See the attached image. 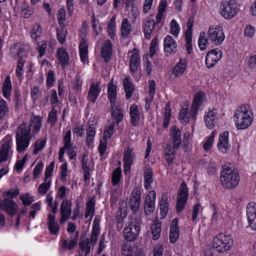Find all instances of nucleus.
Wrapping results in <instances>:
<instances>
[{
    "label": "nucleus",
    "mask_w": 256,
    "mask_h": 256,
    "mask_svg": "<svg viewBox=\"0 0 256 256\" xmlns=\"http://www.w3.org/2000/svg\"><path fill=\"white\" fill-rule=\"evenodd\" d=\"M57 110L54 108H52L51 110L48 113L47 122L52 127L54 126L57 122Z\"/></svg>",
    "instance_id": "obj_51"
},
{
    "label": "nucleus",
    "mask_w": 256,
    "mask_h": 256,
    "mask_svg": "<svg viewBox=\"0 0 256 256\" xmlns=\"http://www.w3.org/2000/svg\"><path fill=\"white\" fill-rule=\"evenodd\" d=\"M79 49L82 62L84 64L88 62V45L86 40H81L79 45Z\"/></svg>",
    "instance_id": "obj_36"
},
{
    "label": "nucleus",
    "mask_w": 256,
    "mask_h": 256,
    "mask_svg": "<svg viewBox=\"0 0 256 256\" xmlns=\"http://www.w3.org/2000/svg\"><path fill=\"white\" fill-rule=\"evenodd\" d=\"M218 148V150L222 154H227L230 151V144L228 142V132H224L219 135Z\"/></svg>",
    "instance_id": "obj_18"
},
{
    "label": "nucleus",
    "mask_w": 256,
    "mask_h": 256,
    "mask_svg": "<svg viewBox=\"0 0 256 256\" xmlns=\"http://www.w3.org/2000/svg\"><path fill=\"white\" fill-rule=\"evenodd\" d=\"M100 92V83L98 82H92L88 92L87 96L88 100L93 104L95 103Z\"/></svg>",
    "instance_id": "obj_24"
},
{
    "label": "nucleus",
    "mask_w": 256,
    "mask_h": 256,
    "mask_svg": "<svg viewBox=\"0 0 256 256\" xmlns=\"http://www.w3.org/2000/svg\"><path fill=\"white\" fill-rule=\"evenodd\" d=\"M114 122H111L108 126H106L103 134L104 141L107 140L112 137L114 132Z\"/></svg>",
    "instance_id": "obj_43"
},
{
    "label": "nucleus",
    "mask_w": 256,
    "mask_h": 256,
    "mask_svg": "<svg viewBox=\"0 0 256 256\" xmlns=\"http://www.w3.org/2000/svg\"><path fill=\"white\" fill-rule=\"evenodd\" d=\"M131 124L132 126H136L139 124L140 113L137 105L132 104L130 108Z\"/></svg>",
    "instance_id": "obj_34"
},
{
    "label": "nucleus",
    "mask_w": 256,
    "mask_h": 256,
    "mask_svg": "<svg viewBox=\"0 0 256 256\" xmlns=\"http://www.w3.org/2000/svg\"><path fill=\"white\" fill-rule=\"evenodd\" d=\"M12 90V86L11 83L10 78L8 76L3 84L2 91L4 96L8 99L10 98L11 92Z\"/></svg>",
    "instance_id": "obj_38"
},
{
    "label": "nucleus",
    "mask_w": 256,
    "mask_h": 256,
    "mask_svg": "<svg viewBox=\"0 0 256 256\" xmlns=\"http://www.w3.org/2000/svg\"><path fill=\"white\" fill-rule=\"evenodd\" d=\"M156 199V192L152 190L146 196L144 203V212L146 215H150L153 213L155 208V202Z\"/></svg>",
    "instance_id": "obj_17"
},
{
    "label": "nucleus",
    "mask_w": 256,
    "mask_h": 256,
    "mask_svg": "<svg viewBox=\"0 0 256 256\" xmlns=\"http://www.w3.org/2000/svg\"><path fill=\"white\" fill-rule=\"evenodd\" d=\"M116 27L115 17L113 16L108 22V32L111 38L114 36Z\"/></svg>",
    "instance_id": "obj_56"
},
{
    "label": "nucleus",
    "mask_w": 256,
    "mask_h": 256,
    "mask_svg": "<svg viewBox=\"0 0 256 256\" xmlns=\"http://www.w3.org/2000/svg\"><path fill=\"white\" fill-rule=\"evenodd\" d=\"M188 198V190L185 182H182L179 188L176 198V212H182L184 208Z\"/></svg>",
    "instance_id": "obj_9"
},
{
    "label": "nucleus",
    "mask_w": 256,
    "mask_h": 256,
    "mask_svg": "<svg viewBox=\"0 0 256 256\" xmlns=\"http://www.w3.org/2000/svg\"><path fill=\"white\" fill-rule=\"evenodd\" d=\"M239 11V5L236 0H224L220 6V13L226 19L234 18Z\"/></svg>",
    "instance_id": "obj_5"
},
{
    "label": "nucleus",
    "mask_w": 256,
    "mask_h": 256,
    "mask_svg": "<svg viewBox=\"0 0 256 256\" xmlns=\"http://www.w3.org/2000/svg\"><path fill=\"white\" fill-rule=\"evenodd\" d=\"M130 64H138L140 58L138 50L136 48H134L130 52Z\"/></svg>",
    "instance_id": "obj_55"
},
{
    "label": "nucleus",
    "mask_w": 256,
    "mask_h": 256,
    "mask_svg": "<svg viewBox=\"0 0 256 256\" xmlns=\"http://www.w3.org/2000/svg\"><path fill=\"white\" fill-rule=\"evenodd\" d=\"M28 46L26 44L16 43L10 48V54L18 59V64H24L28 62L26 58L28 55Z\"/></svg>",
    "instance_id": "obj_8"
},
{
    "label": "nucleus",
    "mask_w": 256,
    "mask_h": 256,
    "mask_svg": "<svg viewBox=\"0 0 256 256\" xmlns=\"http://www.w3.org/2000/svg\"><path fill=\"white\" fill-rule=\"evenodd\" d=\"M246 212L248 226L252 230H256V203L249 202Z\"/></svg>",
    "instance_id": "obj_14"
},
{
    "label": "nucleus",
    "mask_w": 256,
    "mask_h": 256,
    "mask_svg": "<svg viewBox=\"0 0 256 256\" xmlns=\"http://www.w3.org/2000/svg\"><path fill=\"white\" fill-rule=\"evenodd\" d=\"M108 95L110 100V106H114L120 104L116 100V87L112 82L109 83L108 86Z\"/></svg>",
    "instance_id": "obj_33"
},
{
    "label": "nucleus",
    "mask_w": 256,
    "mask_h": 256,
    "mask_svg": "<svg viewBox=\"0 0 256 256\" xmlns=\"http://www.w3.org/2000/svg\"><path fill=\"white\" fill-rule=\"evenodd\" d=\"M110 113L112 122L116 123L118 126L124 120V110L120 104L111 106Z\"/></svg>",
    "instance_id": "obj_20"
},
{
    "label": "nucleus",
    "mask_w": 256,
    "mask_h": 256,
    "mask_svg": "<svg viewBox=\"0 0 256 256\" xmlns=\"http://www.w3.org/2000/svg\"><path fill=\"white\" fill-rule=\"evenodd\" d=\"M214 134L213 132L204 143L203 148L204 150L208 151L212 148L214 140Z\"/></svg>",
    "instance_id": "obj_58"
},
{
    "label": "nucleus",
    "mask_w": 256,
    "mask_h": 256,
    "mask_svg": "<svg viewBox=\"0 0 256 256\" xmlns=\"http://www.w3.org/2000/svg\"><path fill=\"white\" fill-rule=\"evenodd\" d=\"M58 60L61 64H68V53L63 48H60L57 52Z\"/></svg>",
    "instance_id": "obj_46"
},
{
    "label": "nucleus",
    "mask_w": 256,
    "mask_h": 256,
    "mask_svg": "<svg viewBox=\"0 0 256 256\" xmlns=\"http://www.w3.org/2000/svg\"><path fill=\"white\" fill-rule=\"evenodd\" d=\"M122 173L121 168L118 167L114 170L112 174V182L113 186H118L121 181Z\"/></svg>",
    "instance_id": "obj_41"
},
{
    "label": "nucleus",
    "mask_w": 256,
    "mask_h": 256,
    "mask_svg": "<svg viewBox=\"0 0 256 256\" xmlns=\"http://www.w3.org/2000/svg\"><path fill=\"white\" fill-rule=\"evenodd\" d=\"M222 52L218 48L212 50L206 55V64H215L221 58Z\"/></svg>",
    "instance_id": "obj_26"
},
{
    "label": "nucleus",
    "mask_w": 256,
    "mask_h": 256,
    "mask_svg": "<svg viewBox=\"0 0 256 256\" xmlns=\"http://www.w3.org/2000/svg\"><path fill=\"white\" fill-rule=\"evenodd\" d=\"M120 31L122 36L124 38H127L130 34L132 31L131 25L127 18H124L122 20Z\"/></svg>",
    "instance_id": "obj_40"
},
{
    "label": "nucleus",
    "mask_w": 256,
    "mask_h": 256,
    "mask_svg": "<svg viewBox=\"0 0 256 256\" xmlns=\"http://www.w3.org/2000/svg\"><path fill=\"white\" fill-rule=\"evenodd\" d=\"M46 142V138L37 140L34 145V154H37L40 151L42 150L45 147Z\"/></svg>",
    "instance_id": "obj_52"
},
{
    "label": "nucleus",
    "mask_w": 256,
    "mask_h": 256,
    "mask_svg": "<svg viewBox=\"0 0 256 256\" xmlns=\"http://www.w3.org/2000/svg\"><path fill=\"white\" fill-rule=\"evenodd\" d=\"M19 194V190L18 189H9L7 191L4 192L2 193V196L4 198L8 197L9 199L14 198L18 196Z\"/></svg>",
    "instance_id": "obj_62"
},
{
    "label": "nucleus",
    "mask_w": 256,
    "mask_h": 256,
    "mask_svg": "<svg viewBox=\"0 0 256 256\" xmlns=\"http://www.w3.org/2000/svg\"><path fill=\"white\" fill-rule=\"evenodd\" d=\"M52 184L51 179L44 178V182L40 184L38 188L39 194L44 195L49 190Z\"/></svg>",
    "instance_id": "obj_47"
},
{
    "label": "nucleus",
    "mask_w": 256,
    "mask_h": 256,
    "mask_svg": "<svg viewBox=\"0 0 256 256\" xmlns=\"http://www.w3.org/2000/svg\"><path fill=\"white\" fill-rule=\"evenodd\" d=\"M156 24L154 21L152 16H150L145 22L144 26V32L145 38L148 40L150 38V36L152 33Z\"/></svg>",
    "instance_id": "obj_28"
},
{
    "label": "nucleus",
    "mask_w": 256,
    "mask_h": 256,
    "mask_svg": "<svg viewBox=\"0 0 256 256\" xmlns=\"http://www.w3.org/2000/svg\"><path fill=\"white\" fill-rule=\"evenodd\" d=\"M18 207V204L12 200L6 198L0 200V208L10 216L17 213Z\"/></svg>",
    "instance_id": "obj_13"
},
{
    "label": "nucleus",
    "mask_w": 256,
    "mask_h": 256,
    "mask_svg": "<svg viewBox=\"0 0 256 256\" xmlns=\"http://www.w3.org/2000/svg\"><path fill=\"white\" fill-rule=\"evenodd\" d=\"M12 135L8 134L1 141L0 146V163L10 162L12 156Z\"/></svg>",
    "instance_id": "obj_7"
},
{
    "label": "nucleus",
    "mask_w": 256,
    "mask_h": 256,
    "mask_svg": "<svg viewBox=\"0 0 256 256\" xmlns=\"http://www.w3.org/2000/svg\"><path fill=\"white\" fill-rule=\"evenodd\" d=\"M124 91L126 93V98L128 100L134 91V86L130 76H126L122 81Z\"/></svg>",
    "instance_id": "obj_30"
},
{
    "label": "nucleus",
    "mask_w": 256,
    "mask_h": 256,
    "mask_svg": "<svg viewBox=\"0 0 256 256\" xmlns=\"http://www.w3.org/2000/svg\"><path fill=\"white\" fill-rule=\"evenodd\" d=\"M144 188L149 190L152 188L154 182V174L152 168L148 166H145L144 168Z\"/></svg>",
    "instance_id": "obj_25"
},
{
    "label": "nucleus",
    "mask_w": 256,
    "mask_h": 256,
    "mask_svg": "<svg viewBox=\"0 0 256 256\" xmlns=\"http://www.w3.org/2000/svg\"><path fill=\"white\" fill-rule=\"evenodd\" d=\"M233 240L230 235L220 234L213 238L214 248L219 253H224L232 246Z\"/></svg>",
    "instance_id": "obj_6"
},
{
    "label": "nucleus",
    "mask_w": 256,
    "mask_h": 256,
    "mask_svg": "<svg viewBox=\"0 0 256 256\" xmlns=\"http://www.w3.org/2000/svg\"><path fill=\"white\" fill-rule=\"evenodd\" d=\"M174 146L171 145L170 142H167L166 147L164 150V156L168 165H171L173 162L174 159L175 158L176 152Z\"/></svg>",
    "instance_id": "obj_32"
},
{
    "label": "nucleus",
    "mask_w": 256,
    "mask_h": 256,
    "mask_svg": "<svg viewBox=\"0 0 256 256\" xmlns=\"http://www.w3.org/2000/svg\"><path fill=\"white\" fill-rule=\"evenodd\" d=\"M208 36L209 40L215 45L221 44L225 38L224 32L220 26H210Z\"/></svg>",
    "instance_id": "obj_10"
},
{
    "label": "nucleus",
    "mask_w": 256,
    "mask_h": 256,
    "mask_svg": "<svg viewBox=\"0 0 256 256\" xmlns=\"http://www.w3.org/2000/svg\"><path fill=\"white\" fill-rule=\"evenodd\" d=\"M206 100L205 93L202 91L198 92L194 95L192 107L198 112L199 108Z\"/></svg>",
    "instance_id": "obj_35"
},
{
    "label": "nucleus",
    "mask_w": 256,
    "mask_h": 256,
    "mask_svg": "<svg viewBox=\"0 0 256 256\" xmlns=\"http://www.w3.org/2000/svg\"><path fill=\"white\" fill-rule=\"evenodd\" d=\"M164 51L168 56V54L175 53L177 50L176 42L172 37L168 35L164 40Z\"/></svg>",
    "instance_id": "obj_22"
},
{
    "label": "nucleus",
    "mask_w": 256,
    "mask_h": 256,
    "mask_svg": "<svg viewBox=\"0 0 256 256\" xmlns=\"http://www.w3.org/2000/svg\"><path fill=\"white\" fill-rule=\"evenodd\" d=\"M140 220L138 219L131 218L128 222L124 230V236L128 242L136 240L140 232Z\"/></svg>",
    "instance_id": "obj_4"
},
{
    "label": "nucleus",
    "mask_w": 256,
    "mask_h": 256,
    "mask_svg": "<svg viewBox=\"0 0 256 256\" xmlns=\"http://www.w3.org/2000/svg\"><path fill=\"white\" fill-rule=\"evenodd\" d=\"M218 110L216 108L209 110L208 112H205L204 119L206 126L212 129L215 126L218 118Z\"/></svg>",
    "instance_id": "obj_19"
},
{
    "label": "nucleus",
    "mask_w": 256,
    "mask_h": 256,
    "mask_svg": "<svg viewBox=\"0 0 256 256\" xmlns=\"http://www.w3.org/2000/svg\"><path fill=\"white\" fill-rule=\"evenodd\" d=\"M132 150V148H128V149L124 151L123 162L124 164H132L134 158Z\"/></svg>",
    "instance_id": "obj_48"
},
{
    "label": "nucleus",
    "mask_w": 256,
    "mask_h": 256,
    "mask_svg": "<svg viewBox=\"0 0 256 256\" xmlns=\"http://www.w3.org/2000/svg\"><path fill=\"white\" fill-rule=\"evenodd\" d=\"M158 39L155 37L151 42L150 46V54H146L143 56V61L146 64H151L152 62L149 60V58H152L156 54L158 48Z\"/></svg>",
    "instance_id": "obj_27"
},
{
    "label": "nucleus",
    "mask_w": 256,
    "mask_h": 256,
    "mask_svg": "<svg viewBox=\"0 0 256 256\" xmlns=\"http://www.w3.org/2000/svg\"><path fill=\"white\" fill-rule=\"evenodd\" d=\"M79 236L78 232H76L74 236H71L70 240L61 239L60 242V252L66 250H72L77 245Z\"/></svg>",
    "instance_id": "obj_16"
},
{
    "label": "nucleus",
    "mask_w": 256,
    "mask_h": 256,
    "mask_svg": "<svg viewBox=\"0 0 256 256\" xmlns=\"http://www.w3.org/2000/svg\"><path fill=\"white\" fill-rule=\"evenodd\" d=\"M186 65H176L172 69V74L176 77L181 76L185 71Z\"/></svg>",
    "instance_id": "obj_60"
},
{
    "label": "nucleus",
    "mask_w": 256,
    "mask_h": 256,
    "mask_svg": "<svg viewBox=\"0 0 256 256\" xmlns=\"http://www.w3.org/2000/svg\"><path fill=\"white\" fill-rule=\"evenodd\" d=\"M138 248L127 244H124L122 248V256H140Z\"/></svg>",
    "instance_id": "obj_39"
},
{
    "label": "nucleus",
    "mask_w": 256,
    "mask_h": 256,
    "mask_svg": "<svg viewBox=\"0 0 256 256\" xmlns=\"http://www.w3.org/2000/svg\"><path fill=\"white\" fill-rule=\"evenodd\" d=\"M72 131L78 137L84 136V128L82 124H76L73 128Z\"/></svg>",
    "instance_id": "obj_64"
},
{
    "label": "nucleus",
    "mask_w": 256,
    "mask_h": 256,
    "mask_svg": "<svg viewBox=\"0 0 256 256\" xmlns=\"http://www.w3.org/2000/svg\"><path fill=\"white\" fill-rule=\"evenodd\" d=\"M44 166V163L42 161H40L36 164L34 169L33 176L34 178L36 179L40 174Z\"/></svg>",
    "instance_id": "obj_59"
},
{
    "label": "nucleus",
    "mask_w": 256,
    "mask_h": 256,
    "mask_svg": "<svg viewBox=\"0 0 256 256\" xmlns=\"http://www.w3.org/2000/svg\"><path fill=\"white\" fill-rule=\"evenodd\" d=\"M198 46L201 50H204L208 46V39L205 38V32H202L200 33L198 40Z\"/></svg>",
    "instance_id": "obj_54"
},
{
    "label": "nucleus",
    "mask_w": 256,
    "mask_h": 256,
    "mask_svg": "<svg viewBox=\"0 0 256 256\" xmlns=\"http://www.w3.org/2000/svg\"><path fill=\"white\" fill-rule=\"evenodd\" d=\"M240 180V176L237 170L228 166H222L220 181L222 187L228 190L236 188Z\"/></svg>",
    "instance_id": "obj_2"
},
{
    "label": "nucleus",
    "mask_w": 256,
    "mask_h": 256,
    "mask_svg": "<svg viewBox=\"0 0 256 256\" xmlns=\"http://www.w3.org/2000/svg\"><path fill=\"white\" fill-rule=\"evenodd\" d=\"M160 214L162 218H163L166 216L168 214V198L166 194H162L161 200L159 203Z\"/></svg>",
    "instance_id": "obj_37"
},
{
    "label": "nucleus",
    "mask_w": 256,
    "mask_h": 256,
    "mask_svg": "<svg viewBox=\"0 0 256 256\" xmlns=\"http://www.w3.org/2000/svg\"><path fill=\"white\" fill-rule=\"evenodd\" d=\"M140 201L141 192L138 188L136 187L132 192L129 199V206L134 214H136L138 210Z\"/></svg>",
    "instance_id": "obj_12"
},
{
    "label": "nucleus",
    "mask_w": 256,
    "mask_h": 256,
    "mask_svg": "<svg viewBox=\"0 0 256 256\" xmlns=\"http://www.w3.org/2000/svg\"><path fill=\"white\" fill-rule=\"evenodd\" d=\"M180 30V26L176 21L173 19L170 22V33L176 38Z\"/></svg>",
    "instance_id": "obj_61"
},
{
    "label": "nucleus",
    "mask_w": 256,
    "mask_h": 256,
    "mask_svg": "<svg viewBox=\"0 0 256 256\" xmlns=\"http://www.w3.org/2000/svg\"><path fill=\"white\" fill-rule=\"evenodd\" d=\"M57 18L60 25H64V22L66 20V12L64 8H60L57 13Z\"/></svg>",
    "instance_id": "obj_57"
},
{
    "label": "nucleus",
    "mask_w": 256,
    "mask_h": 256,
    "mask_svg": "<svg viewBox=\"0 0 256 256\" xmlns=\"http://www.w3.org/2000/svg\"><path fill=\"white\" fill-rule=\"evenodd\" d=\"M179 232L178 220L176 218L170 223V240L171 243H174L178 240L179 236Z\"/></svg>",
    "instance_id": "obj_29"
},
{
    "label": "nucleus",
    "mask_w": 256,
    "mask_h": 256,
    "mask_svg": "<svg viewBox=\"0 0 256 256\" xmlns=\"http://www.w3.org/2000/svg\"><path fill=\"white\" fill-rule=\"evenodd\" d=\"M95 210V203L92 200H89L86 204L85 217L88 218V216H90V219H92Z\"/></svg>",
    "instance_id": "obj_44"
},
{
    "label": "nucleus",
    "mask_w": 256,
    "mask_h": 256,
    "mask_svg": "<svg viewBox=\"0 0 256 256\" xmlns=\"http://www.w3.org/2000/svg\"><path fill=\"white\" fill-rule=\"evenodd\" d=\"M60 28L56 30V36L58 42L62 44L66 41L67 30L64 28V25H60Z\"/></svg>",
    "instance_id": "obj_50"
},
{
    "label": "nucleus",
    "mask_w": 256,
    "mask_h": 256,
    "mask_svg": "<svg viewBox=\"0 0 256 256\" xmlns=\"http://www.w3.org/2000/svg\"><path fill=\"white\" fill-rule=\"evenodd\" d=\"M42 32V28L40 24H35L31 30V38L36 41L40 36Z\"/></svg>",
    "instance_id": "obj_45"
},
{
    "label": "nucleus",
    "mask_w": 256,
    "mask_h": 256,
    "mask_svg": "<svg viewBox=\"0 0 256 256\" xmlns=\"http://www.w3.org/2000/svg\"><path fill=\"white\" fill-rule=\"evenodd\" d=\"M20 198L24 206H30L34 201V197L30 196L28 194L21 195Z\"/></svg>",
    "instance_id": "obj_63"
},
{
    "label": "nucleus",
    "mask_w": 256,
    "mask_h": 256,
    "mask_svg": "<svg viewBox=\"0 0 256 256\" xmlns=\"http://www.w3.org/2000/svg\"><path fill=\"white\" fill-rule=\"evenodd\" d=\"M253 113L250 106H240L235 112L233 120L238 130H244L249 127L253 120Z\"/></svg>",
    "instance_id": "obj_3"
},
{
    "label": "nucleus",
    "mask_w": 256,
    "mask_h": 256,
    "mask_svg": "<svg viewBox=\"0 0 256 256\" xmlns=\"http://www.w3.org/2000/svg\"><path fill=\"white\" fill-rule=\"evenodd\" d=\"M79 246L80 252H84L86 256L90 252V245L88 239L82 240L79 242Z\"/></svg>",
    "instance_id": "obj_53"
},
{
    "label": "nucleus",
    "mask_w": 256,
    "mask_h": 256,
    "mask_svg": "<svg viewBox=\"0 0 256 256\" xmlns=\"http://www.w3.org/2000/svg\"><path fill=\"white\" fill-rule=\"evenodd\" d=\"M198 112L192 106L190 110L188 104H184L179 113L178 120L182 124H186L191 119L196 120Z\"/></svg>",
    "instance_id": "obj_11"
},
{
    "label": "nucleus",
    "mask_w": 256,
    "mask_h": 256,
    "mask_svg": "<svg viewBox=\"0 0 256 256\" xmlns=\"http://www.w3.org/2000/svg\"><path fill=\"white\" fill-rule=\"evenodd\" d=\"M42 124V118L32 114L29 123L23 122L16 128V150L24 152L29 146L32 136L38 134Z\"/></svg>",
    "instance_id": "obj_1"
},
{
    "label": "nucleus",
    "mask_w": 256,
    "mask_h": 256,
    "mask_svg": "<svg viewBox=\"0 0 256 256\" xmlns=\"http://www.w3.org/2000/svg\"><path fill=\"white\" fill-rule=\"evenodd\" d=\"M7 102L4 99L0 100V125L4 122V118L8 112Z\"/></svg>",
    "instance_id": "obj_42"
},
{
    "label": "nucleus",
    "mask_w": 256,
    "mask_h": 256,
    "mask_svg": "<svg viewBox=\"0 0 256 256\" xmlns=\"http://www.w3.org/2000/svg\"><path fill=\"white\" fill-rule=\"evenodd\" d=\"M170 141L171 145L174 149H178L181 145L182 138L181 132L176 126H174L170 130Z\"/></svg>",
    "instance_id": "obj_21"
},
{
    "label": "nucleus",
    "mask_w": 256,
    "mask_h": 256,
    "mask_svg": "<svg viewBox=\"0 0 256 256\" xmlns=\"http://www.w3.org/2000/svg\"><path fill=\"white\" fill-rule=\"evenodd\" d=\"M152 234V239L154 240H158L160 236L161 232V224L160 223H156L151 226Z\"/></svg>",
    "instance_id": "obj_49"
},
{
    "label": "nucleus",
    "mask_w": 256,
    "mask_h": 256,
    "mask_svg": "<svg viewBox=\"0 0 256 256\" xmlns=\"http://www.w3.org/2000/svg\"><path fill=\"white\" fill-rule=\"evenodd\" d=\"M100 54L106 62H108L111 59L112 55V47L110 40L104 42L101 48Z\"/></svg>",
    "instance_id": "obj_23"
},
{
    "label": "nucleus",
    "mask_w": 256,
    "mask_h": 256,
    "mask_svg": "<svg viewBox=\"0 0 256 256\" xmlns=\"http://www.w3.org/2000/svg\"><path fill=\"white\" fill-rule=\"evenodd\" d=\"M48 228L50 234L56 235L58 232L60 227L56 220V216L49 214L48 216Z\"/></svg>",
    "instance_id": "obj_31"
},
{
    "label": "nucleus",
    "mask_w": 256,
    "mask_h": 256,
    "mask_svg": "<svg viewBox=\"0 0 256 256\" xmlns=\"http://www.w3.org/2000/svg\"><path fill=\"white\" fill-rule=\"evenodd\" d=\"M72 202L66 199L62 203L60 207V223L64 224L70 218L72 214Z\"/></svg>",
    "instance_id": "obj_15"
}]
</instances>
